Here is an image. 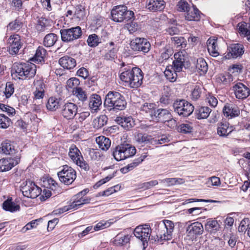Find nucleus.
<instances>
[{"instance_id":"12","label":"nucleus","mask_w":250,"mask_h":250,"mask_svg":"<svg viewBox=\"0 0 250 250\" xmlns=\"http://www.w3.org/2000/svg\"><path fill=\"white\" fill-rule=\"evenodd\" d=\"M130 46L134 51L147 53L151 47L150 43L144 38H135L132 39L130 43Z\"/></svg>"},{"instance_id":"22","label":"nucleus","mask_w":250,"mask_h":250,"mask_svg":"<svg viewBox=\"0 0 250 250\" xmlns=\"http://www.w3.org/2000/svg\"><path fill=\"white\" fill-rule=\"evenodd\" d=\"M116 121L126 130H130L135 125V122L131 116L117 117Z\"/></svg>"},{"instance_id":"31","label":"nucleus","mask_w":250,"mask_h":250,"mask_svg":"<svg viewBox=\"0 0 250 250\" xmlns=\"http://www.w3.org/2000/svg\"><path fill=\"white\" fill-rule=\"evenodd\" d=\"M205 227L207 231L212 234L216 233L220 229V225L217 221L211 218L207 220Z\"/></svg>"},{"instance_id":"38","label":"nucleus","mask_w":250,"mask_h":250,"mask_svg":"<svg viewBox=\"0 0 250 250\" xmlns=\"http://www.w3.org/2000/svg\"><path fill=\"white\" fill-rule=\"evenodd\" d=\"M197 71L201 75L205 74L208 70V65L206 61L202 58L198 59L195 63Z\"/></svg>"},{"instance_id":"35","label":"nucleus","mask_w":250,"mask_h":250,"mask_svg":"<svg viewBox=\"0 0 250 250\" xmlns=\"http://www.w3.org/2000/svg\"><path fill=\"white\" fill-rule=\"evenodd\" d=\"M96 142L99 148L103 150H107L111 146V140L104 136H100L96 138Z\"/></svg>"},{"instance_id":"39","label":"nucleus","mask_w":250,"mask_h":250,"mask_svg":"<svg viewBox=\"0 0 250 250\" xmlns=\"http://www.w3.org/2000/svg\"><path fill=\"white\" fill-rule=\"evenodd\" d=\"M135 140L139 143H144L145 144H153V142L156 141L151 136L141 133H138L135 135Z\"/></svg>"},{"instance_id":"44","label":"nucleus","mask_w":250,"mask_h":250,"mask_svg":"<svg viewBox=\"0 0 250 250\" xmlns=\"http://www.w3.org/2000/svg\"><path fill=\"white\" fill-rule=\"evenodd\" d=\"M161 183L165 184L167 187L173 186L176 185H181L185 182L183 179L180 178H168L160 180Z\"/></svg>"},{"instance_id":"32","label":"nucleus","mask_w":250,"mask_h":250,"mask_svg":"<svg viewBox=\"0 0 250 250\" xmlns=\"http://www.w3.org/2000/svg\"><path fill=\"white\" fill-rule=\"evenodd\" d=\"M172 102L171 93L170 88L168 86L164 87V92L160 98V104L162 105H167Z\"/></svg>"},{"instance_id":"9","label":"nucleus","mask_w":250,"mask_h":250,"mask_svg":"<svg viewBox=\"0 0 250 250\" xmlns=\"http://www.w3.org/2000/svg\"><path fill=\"white\" fill-rule=\"evenodd\" d=\"M68 156L71 160L78 166L85 171L89 169L88 164L84 160L82 153L76 146L73 144L69 148Z\"/></svg>"},{"instance_id":"18","label":"nucleus","mask_w":250,"mask_h":250,"mask_svg":"<svg viewBox=\"0 0 250 250\" xmlns=\"http://www.w3.org/2000/svg\"><path fill=\"white\" fill-rule=\"evenodd\" d=\"M235 97L238 99H246L250 95V89L243 83H238L232 87Z\"/></svg>"},{"instance_id":"37","label":"nucleus","mask_w":250,"mask_h":250,"mask_svg":"<svg viewBox=\"0 0 250 250\" xmlns=\"http://www.w3.org/2000/svg\"><path fill=\"white\" fill-rule=\"evenodd\" d=\"M175 60L173 62V70L175 72H180L182 70L184 66V57H180L179 54H174Z\"/></svg>"},{"instance_id":"61","label":"nucleus","mask_w":250,"mask_h":250,"mask_svg":"<svg viewBox=\"0 0 250 250\" xmlns=\"http://www.w3.org/2000/svg\"><path fill=\"white\" fill-rule=\"evenodd\" d=\"M158 184V182L157 180H152L140 184L139 188L143 190H146L152 188V187L157 185Z\"/></svg>"},{"instance_id":"63","label":"nucleus","mask_w":250,"mask_h":250,"mask_svg":"<svg viewBox=\"0 0 250 250\" xmlns=\"http://www.w3.org/2000/svg\"><path fill=\"white\" fill-rule=\"evenodd\" d=\"M0 109L3 112H5L9 116H13L15 114V109L9 105L0 104Z\"/></svg>"},{"instance_id":"36","label":"nucleus","mask_w":250,"mask_h":250,"mask_svg":"<svg viewBox=\"0 0 250 250\" xmlns=\"http://www.w3.org/2000/svg\"><path fill=\"white\" fill-rule=\"evenodd\" d=\"M46 55V51L42 46H39L37 48L36 53L32 59L33 62L35 63L44 62V57Z\"/></svg>"},{"instance_id":"28","label":"nucleus","mask_w":250,"mask_h":250,"mask_svg":"<svg viewBox=\"0 0 250 250\" xmlns=\"http://www.w3.org/2000/svg\"><path fill=\"white\" fill-rule=\"evenodd\" d=\"M59 62L61 66L67 69H71L76 65L75 60L68 56L61 58L59 59Z\"/></svg>"},{"instance_id":"40","label":"nucleus","mask_w":250,"mask_h":250,"mask_svg":"<svg viewBox=\"0 0 250 250\" xmlns=\"http://www.w3.org/2000/svg\"><path fill=\"white\" fill-rule=\"evenodd\" d=\"M58 40V36L54 33L47 34L44 38L43 44L44 46L49 47L53 46Z\"/></svg>"},{"instance_id":"27","label":"nucleus","mask_w":250,"mask_h":250,"mask_svg":"<svg viewBox=\"0 0 250 250\" xmlns=\"http://www.w3.org/2000/svg\"><path fill=\"white\" fill-rule=\"evenodd\" d=\"M208 50L211 56L216 57L219 55L218 52V42L217 39L209 38L207 41Z\"/></svg>"},{"instance_id":"54","label":"nucleus","mask_w":250,"mask_h":250,"mask_svg":"<svg viewBox=\"0 0 250 250\" xmlns=\"http://www.w3.org/2000/svg\"><path fill=\"white\" fill-rule=\"evenodd\" d=\"M100 42L99 38L95 34L90 35L87 40V43L90 47L97 46Z\"/></svg>"},{"instance_id":"7","label":"nucleus","mask_w":250,"mask_h":250,"mask_svg":"<svg viewBox=\"0 0 250 250\" xmlns=\"http://www.w3.org/2000/svg\"><path fill=\"white\" fill-rule=\"evenodd\" d=\"M174 111L179 116L187 117L190 116L194 109V106L184 99H177L173 104Z\"/></svg>"},{"instance_id":"43","label":"nucleus","mask_w":250,"mask_h":250,"mask_svg":"<svg viewBox=\"0 0 250 250\" xmlns=\"http://www.w3.org/2000/svg\"><path fill=\"white\" fill-rule=\"evenodd\" d=\"M211 109L207 106H202L195 111L196 116L198 119L207 118L210 112Z\"/></svg>"},{"instance_id":"46","label":"nucleus","mask_w":250,"mask_h":250,"mask_svg":"<svg viewBox=\"0 0 250 250\" xmlns=\"http://www.w3.org/2000/svg\"><path fill=\"white\" fill-rule=\"evenodd\" d=\"M22 26V19L18 18L8 24L7 28L11 31H19Z\"/></svg>"},{"instance_id":"4","label":"nucleus","mask_w":250,"mask_h":250,"mask_svg":"<svg viewBox=\"0 0 250 250\" xmlns=\"http://www.w3.org/2000/svg\"><path fill=\"white\" fill-rule=\"evenodd\" d=\"M174 226L172 221L164 220L155 222L152 230L155 232L158 241L170 240L172 238Z\"/></svg>"},{"instance_id":"17","label":"nucleus","mask_w":250,"mask_h":250,"mask_svg":"<svg viewBox=\"0 0 250 250\" xmlns=\"http://www.w3.org/2000/svg\"><path fill=\"white\" fill-rule=\"evenodd\" d=\"M152 119L156 120L159 122H175L172 121V116L170 112L167 109L159 108L155 110L153 115H152Z\"/></svg>"},{"instance_id":"58","label":"nucleus","mask_w":250,"mask_h":250,"mask_svg":"<svg viewBox=\"0 0 250 250\" xmlns=\"http://www.w3.org/2000/svg\"><path fill=\"white\" fill-rule=\"evenodd\" d=\"M172 42L177 46H181L182 48L185 47L186 46V41L183 37H174L171 38Z\"/></svg>"},{"instance_id":"23","label":"nucleus","mask_w":250,"mask_h":250,"mask_svg":"<svg viewBox=\"0 0 250 250\" xmlns=\"http://www.w3.org/2000/svg\"><path fill=\"white\" fill-rule=\"evenodd\" d=\"M203 230L202 224L198 222H196L188 226L186 232L188 236H194L202 234Z\"/></svg>"},{"instance_id":"2","label":"nucleus","mask_w":250,"mask_h":250,"mask_svg":"<svg viewBox=\"0 0 250 250\" xmlns=\"http://www.w3.org/2000/svg\"><path fill=\"white\" fill-rule=\"evenodd\" d=\"M121 81L131 88H138L143 83L144 73L139 67H125L120 75Z\"/></svg>"},{"instance_id":"19","label":"nucleus","mask_w":250,"mask_h":250,"mask_svg":"<svg viewBox=\"0 0 250 250\" xmlns=\"http://www.w3.org/2000/svg\"><path fill=\"white\" fill-rule=\"evenodd\" d=\"M228 50L227 55L225 56L226 59L237 58L243 55L244 52V47L242 44L236 43L232 44Z\"/></svg>"},{"instance_id":"55","label":"nucleus","mask_w":250,"mask_h":250,"mask_svg":"<svg viewBox=\"0 0 250 250\" xmlns=\"http://www.w3.org/2000/svg\"><path fill=\"white\" fill-rule=\"evenodd\" d=\"M177 7L178 11L186 13L191 6L186 0H180L178 2Z\"/></svg>"},{"instance_id":"52","label":"nucleus","mask_w":250,"mask_h":250,"mask_svg":"<svg viewBox=\"0 0 250 250\" xmlns=\"http://www.w3.org/2000/svg\"><path fill=\"white\" fill-rule=\"evenodd\" d=\"M154 107L155 104H154L145 103L141 105L140 108L142 111L149 113L152 118V115H153L154 111H155Z\"/></svg>"},{"instance_id":"50","label":"nucleus","mask_w":250,"mask_h":250,"mask_svg":"<svg viewBox=\"0 0 250 250\" xmlns=\"http://www.w3.org/2000/svg\"><path fill=\"white\" fill-rule=\"evenodd\" d=\"M129 241V236L128 235L118 234L115 238L114 242L117 245L123 246L125 245Z\"/></svg>"},{"instance_id":"33","label":"nucleus","mask_w":250,"mask_h":250,"mask_svg":"<svg viewBox=\"0 0 250 250\" xmlns=\"http://www.w3.org/2000/svg\"><path fill=\"white\" fill-rule=\"evenodd\" d=\"M233 127L229 123H221L217 127V134L221 137H226L233 131Z\"/></svg>"},{"instance_id":"6","label":"nucleus","mask_w":250,"mask_h":250,"mask_svg":"<svg viewBox=\"0 0 250 250\" xmlns=\"http://www.w3.org/2000/svg\"><path fill=\"white\" fill-rule=\"evenodd\" d=\"M134 12L128 10L127 7L125 5H117L112 9L111 15L112 20L118 22H121L124 20L127 21L131 20L134 18Z\"/></svg>"},{"instance_id":"24","label":"nucleus","mask_w":250,"mask_h":250,"mask_svg":"<svg viewBox=\"0 0 250 250\" xmlns=\"http://www.w3.org/2000/svg\"><path fill=\"white\" fill-rule=\"evenodd\" d=\"M224 115L230 118H232L238 116L240 114V110L236 105L231 104H226L223 107Z\"/></svg>"},{"instance_id":"15","label":"nucleus","mask_w":250,"mask_h":250,"mask_svg":"<svg viewBox=\"0 0 250 250\" xmlns=\"http://www.w3.org/2000/svg\"><path fill=\"white\" fill-rule=\"evenodd\" d=\"M78 109V106L75 104L67 102L62 105L61 114L66 120H71L76 115Z\"/></svg>"},{"instance_id":"41","label":"nucleus","mask_w":250,"mask_h":250,"mask_svg":"<svg viewBox=\"0 0 250 250\" xmlns=\"http://www.w3.org/2000/svg\"><path fill=\"white\" fill-rule=\"evenodd\" d=\"M75 201L72 198L68 203V205L55 210L54 212L55 214H61L69 210H76L80 208L75 203Z\"/></svg>"},{"instance_id":"11","label":"nucleus","mask_w":250,"mask_h":250,"mask_svg":"<svg viewBox=\"0 0 250 250\" xmlns=\"http://www.w3.org/2000/svg\"><path fill=\"white\" fill-rule=\"evenodd\" d=\"M151 229L148 224L139 225L136 227L134 230L135 236L140 239L144 246L147 244L150 237Z\"/></svg>"},{"instance_id":"1","label":"nucleus","mask_w":250,"mask_h":250,"mask_svg":"<svg viewBox=\"0 0 250 250\" xmlns=\"http://www.w3.org/2000/svg\"><path fill=\"white\" fill-rule=\"evenodd\" d=\"M126 104L124 96L120 93L114 91L108 92L104 103L105 110L112 113L124 110Z\"/></svg>"},{"instance_id":"51","label":"nucleus","mask_w":250,"mask_h":250,"mask_svg":"<svg viewBox=\"0 0 250 250\" xmlns=\"http://www.w3.org/2000/svg\"><path fill=\"white\" fill-rule=\"evenodd\" d=\"M178 130L179 132L184 134L190 133L193 130L192 123H188L182 124L178 126Z\"/></svg>"},{"instance_id":"48","label":"nucleus","mask_w":250,"mask_h":250,"mask_svg":"<svg viewBox=\"0 0 250 250\" xmlns=\"http://www.w3.org/2000/svg\"><path fill=\"white\" fill-rule=\"evenodd\" d=\"M44 188L55 191L58 188L57 183L52 178H48L43 181Z\"/></svg>"},{"instance_id":"3","label":"nucleus","mask_w":250,"mask_h":250,"mask_svg":"<svg viewBox=\"0 0 250 250\" xmlns=\"http://www.w3.org/2000/svg\"><path fill=\"white\" fill-rule=\"evenodd\" d=\"M36 68L32 63L15 62L12 67V75L19 79H30L35 76Z\"/></svg>"},{"instance_id":"25","label":"nucleus","mask_w":250,"mask_h":250,"mask_svg":"<svg viewBox=\"0 0 250 250\" xmlns=\"http://www.w3.org/2000/svg\"><path fill=\"white\" fill-rule=\"evenodd\" d=\"M102 101L100 96L93 94L89 97V107L92 112H97L102 105Z\"/></svg>"},{"instance_id":"59","label":"nucleus","mask_w":250,"mask_h":250,"mask_svg":"<svg viewBox=\"0 0 250 250\" xmlns=\"http://www.w3.org/2000/svg\"><path fill=\"white\" fill-rule=\"evenodd\" d=\"M11 120L4 114H0V127L6 128L10 126Z\"/></svg>"},{"instance_id":"49","label":"nucleus","mask_w":250,"mask_h":250,"mask_svg":"<svg viewBox=\"0 0 250 250\" xmlns=\"http://www.w3.org/2000/svg\"><path fill=\"white\" fill-rule=\"evenodd\" d=\"M44 188L55 191L58 188L57 183L52 178H48L43 181Z\"/></svg>"},{"instance_id":"60","label":"nucleus","mask_w":250,"mask_h":250,"mask_svg":"<svg viewBox=\"0 0 250 250\" xmlns=\"http://www.w3.org/2000/svg\"><path fill=\"white\" fill-rule=\"evenodd\" d=\"M48 21L45 18H40L38 21L37 29L40 32L44 31L46 26L47 25Z\"/></svg>"},{"instance_id":"30","label":"nucleus","mask_w":250,"mask_h":250,"mask_svg":"<svg viewBox=\"0 0 250 250\" xmlns=\"http://www.w3.org/2000/svg\"><path fill=\"white\" fill-rule=\"evenodd\" d=\"M87 192V190H83L76 195H74L72 199L75 201V203L81 208L83 205L88 204L90 202V199L84 197V195Z\"/></svg>"},{"instance_id":"53","label":"nucleus","mask_w":250,"mask_h":250,"mask_svg":"<svg viewBox=\"0 0 250 250\" xmlns=\"http://www.w3.org/2000/svg\"><path fill=\"white\" fill-rule=\"evenodd\" d=\"M74 16L79 20L83 19L85 16V8L83 5H78L76 6Z\"/></svg>"},{"instance_id":"64","label":"nucleus","mask_w":250,"mask_h":250,"mask_svg":"<svg viewBox=\"0 0 250 250\" xmlns=\"http://www.w3.org/2000/svg\"><path fill=\"white\" fill-rule=\"evenodd\" d=\"M90 158L93 160H100L103 156L101 152L98 149H91L89 152Z\"/></svg>"},{"instance_id":"21","label":"nucleus","mask_w":250,"mask_h":250,"mask_svg":"<svg viewBox=\"0 0 250 250\" xmlns=\"http://www.w3.org/2000/svg\"><path fill=\"white\" fill-rule=\"evenodd\" d=\"M202 14L199 9L194 5L185 13V17L186 20L189 21H199L201 19Z\"/></svg>"},{"instance_id":"13","label":"nucleus","mask_w":250,"mask_h":250,"mask_svg":"<svg viewBox=\"0 0 250 250\" xmlns=\"http://www.w3.org/2000/svg\"><path fill=\"white\" fill-rule=\"evenodd\" d=\"M21 190L23 196L30 198H36L42 192L41 188L37 186L34 182H26V184L21 186Z\"/></svg>"},{"instance_id":"47","label":"nucleus","mask_w":250,"mask_h":250,"mask_svg":"<svg viewBox=\"0 0 250 250\" xmlns=\"http://www.w3.org/2000/svg\"><path fill=\"white\" fill-rule=\"evenodd\" d=\"M107 120L108 118L105 115H101L94 119V127L96 129H99L106 124Z\"/></svg>"},{"instance_id":"62","label":"nucleus","mask_w":250,"mask_h":250,"mask_svg":"<svg viewBox=\"0 0 250 250\" xmlns=\"http://www.w3.org/2000/svg\"><path fill=\"white\" fill-rule=\"evenodd\" d=\"M14 92V84L11 82L6 83V87L4 91V94L7 98H9L11 96Z\"/></svg>"},{"instance_id":"16","label":"nucleus","mask_w":250,"mask_h":250,"mask_svg":"<svg viewBox=\"0 0 250 250\" xmlns=\"http://www.w3.org/2000/svg\"><path fill=\"white\" fill-rule=\"evenodd\" d=\"M20 161V157L16 155L13 157L3 158L0 160V171H6L16 166Z\"/></svg>"},{"instance_id":"10","label":"nucleus","mask_w":250,"mask_h":250,"mask_svg":"<svg viewBox=\"0 0 250 250\" xmlns=\"http://www.w3.org/2000/svg\"><path fill=\"white\" fill-rule=\"evenodd\" d=\"M57 174L60 181L67 185L71 184L76 178V171L67 165L63 166Z\"/></svg>"},{"instance_id":"34","label":"nucleus","mask_w":250,"mask_h":250,"mask_svg":"<svg viewBox=\"0 0 250 250\" xmlns=\"http://www.w3.org/2000/svg\"><path fill=\"white\" fill-rule=\"evenodd\" d=\"M2 208L4 210L11 212L18 211L20 209V206L12 201V198H8L3 202Z\"/></svg>"},{"instance_id":"20","label":"nucleus","mask_w":250,"mask_h":250,"mask_svg":"<svg viewBox=\"0 0 250 250\" xmlns=\"http://www.w3.org/2000/svg\"><path fill=\"white\" fill-rule=\"evenodd\" d=\"M166 6L164 0H146V8L149 11L154 12L163 11Z\"/></svg>"},{"instance_id":"8","label":"nucleus","mask_w":250,"mask_h":250,"mask_svg":"<svg viewBox=\"0 0 250 250\" xmlns=\"http://www.w3.org/2000/svg\"><path fill=\"white\" fill-rule=\"evenodd\" d=\"M60 32L62 41L67 43L80 39L83 35L81 27L79 26L62 29L60 30Z\"/></svg>"},{"instance_id":"5","label":"nucleus","mask_w":250,"mask_h":250,"mask_svg":"<svg viewBox=\"0 0 250 250\" xmlns=\"http://www.w3.org/2000/svg\"><path fill=\"white\" fill-rule=\"evenodd\" d=\"M136 153L135 147L128 144H121L112 150L114 159L120 161L134 156Z\"/></svg>"},{"instance_id":"14","label":"nucleus","mask_w":250,"mask_h":250,"mask_svg":"<svg viewBox=\"0 0 250 250\" xmlns=\"http://www.w3.org/2000/svg\"><path fill=\"white\" fill-rule=\"evenodd\" d=\"M7 47L9 52L12 55L18 53L20 49L22 46L23 43L21 37L18 34L11 35L7 40Z\"/></svg>"},{"instance_id":"45","label":"nucleus","mask_w":250,"mask_h":250,"mask_svg":"<svg viewBox=\"0 0 250 250\" xmlns=\"http://www.w3.org/2000/svg\"><path fill=\"white\" fill-rule=\"evenodd\" d=\"M61 100L55 97H50L46 104L47 109L50 111H55L61 105L60 102Z\"/></svg>"},{"instance_id":"42","label":"nucleus","mask_w":250,"mask_h":250,"mask_svg":"<svg viewBox=\"0 0 250 250\" xmlns=\"http://www.w3.org/2000/svg\"><path fill=\"white\" fill-rule=\"evenodd\" d=\"M72 93L73 95L83 103L87 100L88 95L87 92L81 87L76 88L73 90Z\"/></svg>"},{"instance_id":"29","label":"nucleus","mask_w":250,"mask_h":250,"mask_svg":"<svg viewBox=\"0 0 250 250\" xmlns=\"http://www.w3.org/2000/svg\"><path fill=\"white\" fill-rule=\"evenodd\" d=\"M237 28L240 35L246 37L250 42V25L246 22H240L238 23Z\"/></svg>"},{"instance_id":"56","label":"nucleus","mask_w":250,"mask_h":250,"mask_svg":"<svg viewBox=\"0 0 250 250\" xmlns=\"http://www.w3.org/2000/svg\"><path fill=\"white\" fill-rule=\"evenodd\" d=\"M80 84V81L79 79L73 77L68 79L66 82V88L69 89H73L74 90L76 88H78V86Z\"/></svg>"},{"instance_id":"57","label":"nucleus","mask_w":250,"mask_h":250,"mask_svg":"<svg viewBox=\"0 0 250 250\" xmlns=\"http://www.w3.org/2000/svg\"><path fill=\"white\" fill-rule=\"evenodd\" d=\"M112 222H110V220L104 221L102 220L98 223L94 227L93 229L94 231H98L110 226Z\"/></svg>"},{"instance_id":"26","label":"nucleus","mask_w":250,"mask_h":250,"mask_svg":"<svg viewBox=\"0 0 250 250\" xmlns=\"http://www.w3.org/2000/svg\"><path fill=\"white\" fill-rule=\"evenodd\" d=\"M0 150L1 152L5 154L12 155L14 157L18 152V150L15 149L13 144L8 141H5L1 143Z\"/></svg>"}]
</instances>
